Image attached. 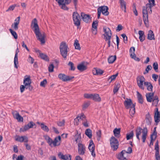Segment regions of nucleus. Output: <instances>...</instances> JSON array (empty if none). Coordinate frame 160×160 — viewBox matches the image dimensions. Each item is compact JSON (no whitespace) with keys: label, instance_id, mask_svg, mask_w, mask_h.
<instances>
[{"label":"nucleus","instance_id":"f257e3e1","mask_svg":"<svg viewBox=\"0 0 160 160\" xmlns=\"http://www.w3.org/2000/svg\"><path fill=\"white\" fill-rule=\"evenodd\" d=\"M148 1L149 3L147 4L146 6L142 7L143 20L146 26L147 27L149 26L148 13L150 14L152 13V7L156 5L155 0H148Z\"/></svg>","mask_w":160,"mask_h":160},{"label":"nucleus","instance_id":"f03ea898","mask_svg":"<svg viewBox=\"0 0 160 160\" xmlns=\"http://www.w3.org/2000/svg\"><path fill=\"white\" fill-rule=\"evenodd\" d=\"M31 27L33 29L38 40L40 41L42 44L45 43V38L46 37L45 34L44 32H40L38 21L36 18H34L32 21Z\"/></svg>","mask_w":160,"mask_h":160},{"label":"nucleus","instance_id":"7ed1b4c3","mask_svg":"<svg viewBox=\"0 0 160 160\" xmlns=\"http://www.w3.org/2000/svg\"><path fill=\"white\" fill-rule=\"evenodd\" d=\"M142 131V138L143 142H144L146 139V137L148 133V130L146 127L144 128L143 129L140 127H138L136 130V136L137 138L139 141L140 140V138L139 136L141 133Z\"/></svg>","mask_w":160,"mask_h":160},{"label":"nucleus","instance_id":"20e7f679","mask_svg":"<svg viewBox=\"0 0 160 160\" xmlns=\"http://www.w3.org/2000/svg\"><path fill=\"white\" fill-rule=\"evenodd\" d=\"M59 49L61 55L66 59L67 56L68 49H69L68 45L65 42H62L60 44Z\"/></svg>","mask_w":160,"mask_h":160},{"label":"nucleus","instance_id":"39448f33","mask_svg":"<svg viewBox=\"0 0 160 160\" xmlns=\"http://www.w3.org/2000/svg\"><path fill=\"white\" fill-rule=\"evenodd\" d=\"M61 8L64 10H68L69 8L66 6L71 2V0H56Z\"/></svg>","mask_w":160,"mask_h":160},{"label":"nucleus","instance_id":"423d86ee","mask_svg":"<svg viewBox=\"0 0 160 160\" xmlns=\"http://www.w3.org/2000/svg\"><path fill=\"white\" fill-rule=\"evenodd\" d=\"M132 148L129 147L128 148L127 151L125 150H123L118 153L117 156V158L119 160H124L126 159V158L124 156V158L123 157L124 154H130L132 152Z\"/></svg>","mask_w":160,"mask_h":160},{"label":"nucleus","instance_id":"0eeeda50","mask_svg":"<svg viewBox=\"0 0 160 160\" xmlns=\"http://www.w3.org/2000/svg\"><path fill=\"white\" fill-rule=\"evenodd\" d=\"M110 144L113 151L116 150L118 148L119 142L118 140L114 136H112L110 139Z\"/></svg>","mask_w":160,"mask_h":160},{"label":"nucleus","instance_id":"6e6552de","mask_svg":"<svg viewBox=\"0 0 160 160\" xmlns=\"http://www.w3.org/2000/svg\"><path fill=\"white\" fill-rule=\"evenodd\" d=\"M72 18L74 25L78 28L81 24V19L79 14L77 12H74L72 14Z\"/></svg>","mask_w":160,"mask_h":160},{"label":"nucleus","instance_id":"1a4fd4ad","mask_svg":"<svg viewBox=\"0 0 160 160\" xmlns=\"http://www.w3.org/2000/svg\"><path fill=\"white\" fill-rule=\"evenodd\" d=\"M58 77L60 80L63 82L70 81L74 78L73 76H70L62 73L59 74L58 75Z\"/></svg>","mask_w":160,"mask_h":160},{"label":"nucleus","instance_id":"9d476101","mask_svg":"<svg viewBox=\"0 0 160 160\" xmlns=\"http://www.w3.org/2000/svg\"><path fill=\"white\" fill-rule=\"evenodd\" d=\"M145 79L143 76H140L138 77L137 79V83L138 86L141 89H144V87L143 84L144 82Z\"/></svg>","mask_w":160,"mask_h":160},{"label":"nucleus","instance_id":"9b49d317","mask_svg":"<svg viewBox=\"0 0 160 160\" xmlns=\"http://www.w3.org/2000/svg\"><path fill=\"white\" fill-rule=\"evenodd\" d=\"M78 151L79 154L84 155L86 151V148L85 145L81 143L80 142L78 143Z\"/></svg>","mask_w":160,"mask_h":160},{"label":"nucleus","instance_id":"f8f14e48","mask_svg":"<svg viewBox=\"0 0 160 160\" xmlns=\"http://www.w3.org/2000/svg\"><path fill=\"white\" fill-rule=\"evenodd\" d=\"M108 8L106 6H102L99 7L98 9V10L99 11L101 12H102V14L105 16H108L109 12L108 11Z\"/></svg>","mask_w":160,"mask_h":160},{"label":"nucleus","instance_id":"ddd939ff","mask_svg":"<svg viewBox=\"0 0 160 160\" xmlns=\"http://www.w3.org/2000/svg\"><path fill=\"white\" fill-rule=\"evenodd\" d=\"M35 125V123L32 121H31L28 124L25 125L23 128H20V131L22 132H25L29 128H32Z\"/></svg>","mask_w":160,"mask_h":160},{"label":"nucleus","instance_id":"4468645a","mask_svg":"<svg viewBox=\"0 0 160 160\" xmlns=\"http://www.w3.org/2000/svg\"><path fill=\"white\" fill-rule=\"evenodd\" d=\"M147 100H158V98L157 96H154L153 92L147 93L146 94Z\"/></svg>","mask_w":160,"mask_h":160},{"label":"nucleus","instance_id":"2eb2a0df","mask_svg":"<svg viewBox=\"0 0 160 160\" xmlns=\"http://www.w3.org/2000/svg\"><path fill=\"white\" fill-rule=\"evenodd\" d=\"M81 16L83 21L86 23H88L90 22L91 18L89 15L85 14L84 12H82L81 13Z\"/></svg>","mask_w":160,"mask_h":160},{"label":"nucleus","instance_id":"dca6fc26","mask_svg":"<svg viewBox=\"0 0 160 160\" xmlns=\"http://www.w3.org/2000/svg\"><path fill=\"white\" fill-rule=\"evenodd\" d=\"M103 31L105 32V33L103 34L105 38H108L109 36L111 38L112 34L110 29L109 28H107L104 27L103 28Z\"/></svg>","mask_w":160,"mask_h":160},{"label":"nucleus","instance_id":"f3484780","mask_svg":"<svg viewBox=\"0 0 160 160\" xmlns=\"http://www.w3.org/2000/svg\"><path fill=\"white\" fill-rule=\"evenodd\" d=\"M135 48L134 47H132L130 49L129 52L131 53L130 54L131 57L134 60L138 61H139L140 59L136 57V54L134 53Z\"/></svg>","mask_w":160,"mask_h":160},{"label":"nucleus","instance_id":"a211bd4d","mask_svg":"<svg viewBox=\"0 0 160 160\" xmlns=\"http://www.w3.org/2000/svg\"><path fill=\"white\" fill-rule=\"evenodd\" d=\"M59 158L63 160H71L72 156L69 154L64 155L61 152H59L58 154Z\"/></svg>","mask_w":160,"mask_h":160},{"label":"nucleus","instance_id":"6ab92c4d","mask_svg":"<svg viewBox=\"0 0 160 160\" xmlns=\"http://www.w3.org/2000/svg\"><path fill=\"white\" fill-rule=\"evenodd\" d=\"M124 104L127 109L134 108L135 106V103H133L132 101H125Z\"/></svg>","mask_w":160,"mask_h":160},{"label":"nucleus","instance_id":"aec40b11","mask_svg":"<svg viewBox=\"0 0 160 160\" xmlns=\"http://www.w3.org/2000/svg\"><path fill=\"white\" fill-rule=\"evenodd\" d=\"M12 114L14 118L17 119L18 121H23V118L17 111H14L12 112Z\"/></svg>","mask_w":160,"mask_h":160},{"label":"nucleus","instance_id":"412c9836","mask_svg":"<svg viewBox=\"0 0 160 160\" xmlns=\"http://www.w3.org/2000/svg\"><path fill=\"white\" fill-rule=\"evenodd\" d=\"M15 140L20 142H27L28 141V138L25 136H18L15 138Z\"/></svg>","mask_w":160,"mask_h":160},{"label":"nucleus","instance_id":"4be33fe9","mask_svg":"<svg viewBox=\"0 0 160 160\" xmlns=\"http://www.w3.org/2000/svg\"><path fill=\"white\" fill-rule=\"evenodd\" d=\"M20 17H18L15 20L14 23L12 25V27H13L14 29L17 30L18 29V25L19 23Z\"/></svg>","mask_w":160,"mask_h":160},{"label":"nucleus","instance_id":"5701e85b","mask_svg":"<svg viewBox=\"0 0 160 160\" xmlns=\"http://www.w3.org/2000/svg\"><path fill=\"white\" fill-rule=\"evenodd\" d=\"M61 139V138L60 136H58L57 137H56L54 139V140L52 141V144L54 147H56V146H58L60 145V142H59L58 141H60Z\"/></svg>","mask_w":160,"mask_h":160},{"label":"nucleus","instance_id":"b1692460","mask_svg":"<svg viewBox=\"0 0 160 160\" xmlns=\"http://www.w3.org/2000/svg\"><path fill=\"white\" fill-rule=\"evenodd\" d=\"M77 68L80 71L82 72L86 70L87 68L86 66L84 65V63L82 62L77 66Z\"/></svg>","mask_w":160,"mask_h":160},{"label":"nucleus","instance_id":"393cba45","mask_svg":"<svg viewBox=\"0 0 160 160\" xmlns=\"http://www.w3.org/2000/svg\"><path fill=\"white\" fill-rule=\"evenodd\" d=\"M139 34V39L141 42H142L145 39V36L143 31L140 30L138 31Z\"/></svg>","mask_w":160,"mask_h":160},{"label":"nucleus","instance_id":"a878e982","mask_svg":"<svg viewBox=\"0 0 160 160\" xmlns=\"http://www.w3.org/2000/svg\"><path fill=\"white\" fill-rule=\"evenodd\" d=\"M147 38L149 40H155L154 35L152 30H150L149 31Z\"/></svg>","mask_w":160,"mask_h":160},{"label":"nucleus","instance_id":"bb28decb","mask_svg":"<svg viewBox=\"0 0 160 160\" xmlns=\"http://www.w3.org/2000/svg\"><path fill=\"white\" fill-rule=\"evenodd\" d=\"M146 122L148 125H150L152 122V118L150 114L148 113L146 115Z\"/></svg>","mask_w":160,"mask_h":160},{"label":"nucleus","instance_id":"cd10ccee","mask_svg":"<svg viewBox=\"0 0 160 160\" xmlns=\"http://www.w3.org/2000/svg\"><path fill=\"white\" fill-rule=\"evenodd\" d=\"M121 129L120 128H115L113 130V132L114 135L117 138H118L120 136Z\"/></svg>","mask_w":160,"mask_h":160},{"label":"nucleus","instance_id":"c85d7f7f","mask_svg":"<svg viewBox=\"0 0 160 160\" xmlns=\"http://www.w3.org/2000/svg\"><path fill=\"white\" fill-rule=\"evenodd\" d=\"M144 84L147 87V89L148 91H152L153 86L151 82H144Z\"/></svg>","mask_w":160,"mask_h":160},{"label":"nucleus","instance_id":"c756f323","mask_svg":"<svg viewBox=\"0 0 160 160\" xmlns=\"http://www.w3.org/2000/svg\"><path fill=\"white\" fill-rule=\"evenodd\" d=\"M37 52H39L40 57L42 59L46 61H49V59L48 57L46 54H44L43 53H40V51L38 50L37 51Z\"/></svg>","mask_w":160,"mask_h":160},{"label":"nucleus","instance_id":"7c9ffc66","mask_svg":"<svg viewBox=\"0 0 160 160\" xmlns=\"http://www.w3.org/2000/svg\"><path fill=\"white\" fill-rule=\"evenodd\" d=\"M23 83L26 88L27 85H31V81L30 77H28L25 78L24 80Z\"/></svg>","mask_w":160,"mask_h":160},{"label":"nucleus","instance_id":"2f4dec72","mask_svg":"<svg viewBox=\"0 0 160 160\" xmlns=\"http://www.w3.org/2000/svg\"><path fill=\"white\" fill-rule=\"evenodd\" d=\"M119 2L120 3L121 8L122 9H124V12H126V2L124 0H120Z\"/></svg>","mask_w":160,"mask_h":160},{"label":"nucleus","instance_id":"473e14b6","mask_svg":"<svg viewBox=\"0 0 160 160\" xmlns=\"http://www.w3.org/2000/svg\"><path fill=\"white\" fill-rule=\"evenodd\" d=\"M88 148L90 151H92V150H93V149L95 150L94 144L92 140H90V141L89 144Z\"/></svg>","mask_w":160,"mask_h":160},{"label":"nucleus","instance_id":"72a5a7b5","mask_svg":"<svg viewBox=\"0 0 160 160\" xmlns=\"http://www.w3.org/2000/svg\"><path fill=\"white\" fill-rule=\"evenodd\" d=\"M85 134L89 138H92V132L90 129H87L85 131Z\"/></svg>","mask_w":160,"mask_h":160},{"label":"nucleus","instance_id":"f704fd0d","mask_svg":"<svg viewBox=\"0 0 160 160\" xmlns=\"http://www.w3.org/2000/svg\"><path fill=\"white\" fill-rule=\"evenodd\" d=\"M75 137H76L75 140L76 142L79 143L80 141V142L81 143V136L80 134H78V131H77V133L75 135Z\"/></svg>","mask_w":160,"mask_h":160},{"label":"nucleus","instance_id":"c9c22d12","mask_svg":"<svg viewBox=\"0 0 160 160\" xmlns=\"http://www.w3.org/2000/svg\"><path fill=\"white\" fill-rule=\"evenodd\" d=\"M44 137L49 145L51 146L52 144L53 141L52 139L47 135L44 136Z\"/></svg>","mask_w":160,"mask_h":160},{"label":"nucleus","instance_id":"e433bc0d","mask_svg":"<svg viewBox=\"0 0 160 160\" xmlns=\"http://www.w3.org/2000/svg\"><path fill=\"white\" fill-rule=\"evenodd\" d=\"M74 45L75 49L78 50H80L81 49L80 44L79 43L77 39L75 40Z\"/></svg>","mask_w":160,"mask_h":160},{"label":"nucleus","instance_id":"4c0bfd02","mask_svg":"<svg viewBox=\"0 0 160 160\" xmlns=\"http://www.w3.org/2000/svg\"><path fill=\"white\" fill-rule=\"evenodd\" d=\"M116 59V56L115 55L114 56H111L108 58V61L109 63H113Z\"/></svg>","mask_w":160,"mask_h":160},{"label":"nucleus","instance_id":"58836bf2","mask_svg":"<svg viewBox=\"0 0 160 160\" xmlns=\"http://www.w3.org/2000/svg\"><path fill=\"white\" fill-rule=\"evenodd\" d=\"M154 120L155 122L156 123H158L160 122V113L154 114Z\"/></svg>","mask_w":160,"mask_h":160},{"label":"nucleus","instance_id":"ea45409f","mask_svg":"<svg viewBox=\"0 0 160 160\" xmlns=\"http://www.w3.org/2000/svg\"><path fill=\"white\" fill-rule=\"evenodd\" d=\"M92 99L93 100H101V98L98 94H92Z\"/></svg>","mask_w":160,"mask_h":160},{"label":"nucleus","instance_id":"a19ab883","mask_svg":"<svg viewBox=\"0 0 160 160\" xmlns=\"http://www.w3.org/2000/svg\"><path fill=\"white\" fill-rule=\"evenodd\" d=\"M41 128L44 131L48 132L49 130V129L48 127L45 125L43 123H42L40 125Z\"/></svg>","mask_w":160,"mask_h":160},{"label":"nucleus","instance_id":"79ce46f5","mask_svg":"<svg viewBox=\"0 0 160 160\" xmlns=\"http://www.w3.org/2000/svg\"><path fill=\"white\" fill-rule=\"evenodd\" d=\"M134 135L133 131H132L129 133H127L126 134V138L127 140H128L132 138Z\"/></svg>","mask_w":160,"mask_h":160},{"label":"nucleus","instance_id":"37998d69","mask_svg":"<svg viewBox=\"0 0 160 160\" xmlns=\"http://www.w3.org/2000/svg\"><path fill=\"white\" fill-rule=\"evenodd\" d=\"M14 67L17 69L19 66L18 64L19 62L18 61V58H14Z\"/></svg>","mask_w":160,"mask_h":160},{"label":"nucleus","instance_id":"c03bdc74","mask_svg":"<svg viewBox=\"0 0 160 160\" xmlns=\"http://www.w3.org/2000/svg\"><path fill=\"white\" fill-rule=\"evenodd\" d=\"M68 66L70 67V68L69 69L72 71H74L75 69V67L74 66V64L71 62H69L68 64Z\"/></svg>","mask_w":160,"mask_h":160},{"label":"nucleus","instance_id":"a18cd8bd","mask_svg":"<svg viewBox=\"0 0 160 160\" xmlns=\"http://www.w3.org/2000/svg\"><path fill=\"white\" fill-rule=\"evenodd\" d=\"M120 87V84L119 83H118L116 85L114 86L113 90V92L114 94L117 92Z\"/></svg>","mask_w":160,"mask_h":160},{"label":"nucleus","instance_id":"49530a36","mask_svg":"<svg viewBox=\"0 0 160 160\" xmlns=\"http://www.w3.org/2000/svg\"><path fill=\"white\" fill-rule=\"evenodd\" d=\"M9 30L15 39H17L18 38V36L16 32L11 29H9Z\"/></svg>","mask_w":160,"mask_h":160},{"label":"nucleus","instance_id":"de8ad7c7","mask_svg":"<svg viewBox=\"0 0 160 160\" xmlns=\"http://www.w3.org/2000/svg\"><path fill=\"white\" fill-rule=\"evenodd\" d=\"M118 73L117 72L115 74L111 76L110 77H109L108 80H109L110 79V82H111L112 81L115 79L116 77L118 76Z\"/></svg>","mask_w":160,"mask_h":160},{"label":"nucleus","instance_id":"09e8293b","mask_svg":"<svg viewBox=\"0 0 160 160\" xmlns=\"http://www.w3.org/2000/svg\"><path fill=\"white\" fill-rule=\"evenodd\" d=\"M152 66L155 71L156 72H158V65L157 62H154Z\"/></svg>","mask_w":160,"mask_h":160},{"label":"nucleus","instance_id":"8fccbe9b","mask_svg":"<svg viewBox=\"0 0 160 160\" xmlns=\"http://www.w3.org/2000/svg\"><path fill=\"white\" fill-rule=\"evenodd\" d=\"M98 21H93L92 24V28L94 29H97V27L98 25Z\"/></svg>","mask_w":160,"mask_h":160},{"label":"nucleus","instance_id":"3c124183","mask_svg":"<svg viewBox=\"0 0 160 160\" xmlns=\"http://www.w3.org/2000/svg\"><path fill=\"white\" fill-rule=\"evenodd\" d=\"M90 104V102H85L82 106L83 110H85L89 106Z\"/></svg>","mask_w":160,"mask_h":160},{"label":"nucleus","instance_id":"603ef678","mask_svg":"<svg viewBox=\"0 0 160 160\" xmlns=\"http://www.w3.org/2000/svg\"><path fill=\"white\" fill-rule=\"evenodd\" d=\"M155 150H156L155 156H160L159 154V145H155Z\"/></svg>","mask_w":160,"mask_h":160},{"label":"nucleus","instance_id":"864d4df0","mask_svg":"<svg viewBox=\"0 0 160 160\" xmlns=\"http://www.w3.org/2000/svg\"><path fill=\"white\" fill-rule=\"evenodd\" d=\"M84 96L85 98L87 99H92V94L85 93L84 94Z\"/></svg>","mask_w":160,"mask_h":160},{"label":"nucleus","instance_id":"5fc2aeb1","mask_svg":"<svg viewBox=\"0 0 160 160\" xmlns=\"http://www.w3.org/2000/svg\"><path fill=\"white\" fill-rule=\"evenodd\" d=\"M82 117H83V118L85 119L86 117L85 115L83 113H82L81 114V116H78L75 119V121L77 122V121H79V119H81L82 118Z\"/></svg>","mask_w":160,"mask_h":160},{"label":"nucleus","instance_id":"6e6d98bb","mask_svg":"<svg viewBox=\"0 0 160 160\" xmlns=\"http://www.w3.org/2000/svg\"><path fill=\"white\" fill-rule=\"evenodd\" d=\"M54 66L53 64H51L48 67V71L49 72H52L53 71Z\"/></svg>","mask_w":160,"mask_h":160},{"label":"nucleus","instance_id":"4d7b16f0","mask_svg":"<svg viewBox=\"0 0 160 160\" xmlns=\"http://www.w3.org/2000/svg\"><path fill=\"white\" fill-rule=\"evenodd\" d=\"M133 10L135 15L137 16L138 15V13L136 8V6L135 4H133L132 6Z\"/></svg>","mask_w":160,"mask_h":160},{"label":"nucleus","instance_id":"13d9d810","mask_svg":"<svg viewBox=\"0 0 160 160\" xmlns=\"http://www.w3.org/2000/svg\"><path fill=\"white\" fill-rule=\"evenodd\" d=\"M65 122L64 120H62V121H60L57 122V124L59 126H62L64 125Z\"/></svg>","mask_w":160,"mask_h":160},{"label":"nucleus","instance_id":"bf43d9fd","mask_svg":"<svg viewBox=\"0 0 160 160\" xmlns=\"http://www.w3.org/2000/svg\"><path fill=\"white\" fill-rule=\"evenodd\" d=\"M97 75H102L104 72L102 70L99 68H97Z\"/></svg>","mask_w":160,"mask_h":160},{"label":"nucleus","instance_id":"052dcab7","mask_svg":"<svg viewBox=\"0 0 160 160\" xmlns=\"http://www.w3.org/2000/svg\"><path fill=\"white\" fill-rule=\"evenodd\" d=\"M137 96L138 100H142V95L138 91L137 92Z\"/></svg>","mask_w":160,"mask_h":160},{"label":"nucleus","instance_id":"680f3d73","mask_svg":"<svg viewBox=\"0 0 160 160\" xmlns=\"http://www.w3.org/2000/svg\"><path fill=\"white\" fill-rule=\"evenodd\" d=\"M159 101H148V102H152V104L153 106L156 107Z\"/></svg>","mask_w":160,"mask_h":160},{"label":"nucleus","instance_id":"e2e57ef3","mask_svg":"<svg viewBox=\"0 0 160 160\" xmlns=\"http://www.w3.org/2000/svg\"><path fill=\"white\" fill-rule=\"evenodd\" d=\"M82 124L85 127H88L89 126L88 123L87 122V120L86 119H85L84 122H82Z\"/></svg>","mask_w":160,"mask_h":160},{"label":"nucleus","instance_id":"0e129e2a","mask_svg":"<svg viewBox=\"0 0 160 160\" xmlns=\"http://www.w3.org/2000/svg\"><path fill=\"white\" fill-rule=\"evenodd\" d=\"M47 81L46 79H44L43 81H42L40 85L41 86L44 87L45 86L46 84L47 83Z\"/></svg>","mask_w":160,"mask_h":160},{"label":"nucleus","instance_id":"69168bd1","mask_svg":"<svg viewBox=\"0 0 160 160\" xmlns=\"http://www.w3.org/2000/svg\"><path fill=\"white\" fill-rule=\"evenodd\" d=\"M130 113L131 114V116L132 115H133L135 113V109L134 108H132L130 110Z\"/></svg>","mask_w":160,"mask_h":160},{"label":"nucleus","instance_id":"338daca9","mask_svg":"<svg viewBox=\"0 0 160 160\" xmlns=\"http://www.w3.org/2000/svg\"><path fill=\"white\" fill-rule=\"evenodd\" d=\"M97 135V136L98 137V138H97V140L98 141H99L100 139V138L101 137V131L100 130H99L97 132H96Z\"/></svg>","mask_w":160,"mask_h":160},{"label":"nucleus","instance_id":"774afa93","mask_svg":"<svg viewBox=\"0 0 160 160\" xmlns=\"http://www.w3.org/2000/svg\"><path fill=\"white\" fill-rule=\"evenodd\" d=\"M15 6V5H12L10 6L8 8V9L7 10H6V12H8V11L11 10H13L14 9Z\"/></svg>","mask_w":160,"mask_h":160}]
</instances>
